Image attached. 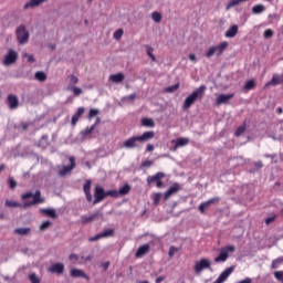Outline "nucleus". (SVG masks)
I'll use <instances>...</instances> for the list:
<instances>
[{
  "instance_id": "obj_50",
  "label": "nucleus",
  "mask_w": 283,
  "mask_h": 283,
  "mask_svg": "<svg viewBox=\"0 0 283 283\" xmlns=\"http://www.w3.org/2000/svg\"><path fill=\"white\" fill-rule=\"evenodd\" d=\"M176 253H178V248L170 247L169 252H168L169 258H174V255H176Z\"/></svg>"
},
{
  "instance_id": "obj_46",
  "label": "nucleus",
  "mask_w": 283,
  "mask_h": 283,
  "mask_svg": "<svg viewBox=\"0 0 283 283\" xmlns=\"http://www.w3.org/2000/svg\"><path fill=\"white\" fill-rule=\"evenodd\" d=\"M101 234H102V238H112V235H114V230L108 229V230L102 232Z\"/></svg>"
},
{
  "instance_id": "obj_18",
  "label": "nucleus",
  "mask_w": 283,
  "mask_h": 283,
  "mask_svg": "<svg viewBox=\"0 0 283 283\" xmlns=\"http://www.w3.org/2000/svg\"><path fill=\"white\" fill-rule=\"evenodd\" d=\"M283 83V73L281 75H273L272 80L265 84V87H269L270 85H282Z\"/></svg>"
},
{
  "instance_id": "obj_19",
  "label": "nucleus",
  "mask_w": 283,
  "mask_h": 283,
  "mask_svg": "<svg viewBox=\"0 0 283 283\" xmlns=\"http://www.w3.org/2000/svg\"><path fill=\"white\" fill-rule=\"evenodd\" d=\"M101 214L98 212H95L91 216H82L81 217V220H82V224H90V222H94V220H98V217Z\"/></svg>"
},
{
  "instance_id": "obj_26",
  "label": "nucleus",
  "mask_w": 283,
  "mask_h": 283,
  "mask_svg": "<svg viewBox=\"0 0 283 283\" xmlns=\"http://www.w3.org/2000/svg\"><path fill=\"white\" fill-rule=\"evenodd\" d=\"M83 114H85V108H77L76 113L72 116V125H76V123H78V119L83 116Z\"/></svg>"
},
{
  "instance_id": "obj_59",
  "label": "nucleus",
  "mask_w": 283,
  "mask_h": 283,
  "mask_svg": "<svg viewBox=\"0 0 283 283\" xmlns=\"http://www.w3.org/2000/svg\"><path fill=\"white\" fill-rule=\"evenodd\" d=\"M151 165H154L153 160H145L142 163V167H151Z\"/></svg>"
},
{
  "instance_id": "obj_60",
  "label": "nucleus",
  "mask_w": 283,
  "mask_h": 283,
  "mask_svg": "<svg viewBox=\"0 0 283 283\" xmlns=\"http://www.w3.org/2000/svg\"><path fill=\"white\" fill-rule=\"evenodd\" d=\"M23 56H25L28 59L29 63H34V61H35L34 55H30L28 53H24Z\"/></svg>"
},
{
  "instance_id": "obj_42",
  "label": "nucleus",
  "mask_w": 283,
  "mask_h": 283,
  "mask_svg": "<svg viewBox=\"0 0 283 283\" xmlns=\"http://www.w3.org/2000/svg\"><path fill=\"white\" fill-rule=\"evenodd\" d=\"M29 280L31 281V283H41V279L36 276V273L30 274Z\"/></svg>"
},
{
  "instance_id": "obj_54",
  "label": "nucleus",
  "mask_w": 283,
  "mask_h": 283,
  "mask_svg": "<svg viewBox=\"0 0 283 283\" xmlns=\"http://www.w3.org/2000/svg\"><path fill=\"white\" fill-rule=\"evenodd\" d=\"M283 259H276L272 262V269H277V264H282Z\"/></svg>"
},
{
  "instance_id": "obj_15",
  "label": "nucleus",
  "mask_w": 283,
  "mask_h": 283,
  "mask_svg": "<svg viewBox=\"0 0 283 283\" xmlns=\"http://www.w3.org/2000/svg\"><path fill=\"white\" fill-rule=\"evenodd\" d=\"M70 166H64L63 169L60 170V176H67L76 167V159L74 157H70Z\"/></svg>"
},
{
  "instance_id": "obj_7",
  "label": "nucleus",
  "mask_w": 283,
  "mask_h": 283,
  "mask_svg": "<svg viewBox=\"0 0 283 283\" xmlns=\"http://www.w3.org/2000/svg\"><path fill=\"white\" fill-rule=\"evenodd\" d=\"M125 149H140V139L138 136H133L123 143Z\"/></svg>"
},
{
  "instance_id": "obj_16",
  "label": "nucleus",
  "mask_w": 283,
  "mask_h": 283,
  "mask_svg": "<svg viewBox=\"0 0 283 283\" xmlns=\"http://www.w3.org/2000/svg\"><path fill=\"white\" fill-rule=\"evenodd\" d=\"M48 0H29L23 9L24 10H33V8H39V6H42V3H46Z\"/></svg>"
},
{
  "instance_id": "obj_51",
  "label": "nucleus",
  "mask_w": 283,
  "mask_h": 283,
  "mask_svg": "<svg viewBox=\"0 0 283 283\" xmlns=\"http://www.w3.org/2000/svg\"><path fill=\"white\" fill-rule=\"evenodd\" d=\"M123 38V29H119V30H117L115 33H114V39H116L117 41L119 40V39H122Z\"/></svg>"
},
{
  "instance_id": "obj_36",
  "label": "nucleus",
  "mask_w": 283,
  "mask_h": 283,
  "mask_svg": "<svg viewBox=\"0 0 283 283\" xmlns=\"http://www.w3.org/2000/svg\"><path fill=\"white\" fill-rule=\"evenodd\" d=\"M14 233L18 235H28V233H30V228H17Z\"/></svg>"
},
{
  "instance_id": "obj_30",
  "label": "nucleus",
  "mask_w": 283,
  "mask_h": 283,
  "mask_svg": "<svg viewBox=\"0 0 283 283\" xmlns=\"http://www.w3.org/2000/svg\"><path fill=\"white\" fill-rule=\"evenodd\" d=\"M4 206L8 207V209H17L18 207H21V203L14 200L7 199Z\"/></svg>"
},
{
  "instance_id": "obj_2",
  "label": "nucleus",
  "mask_w": 283,
  "mask_h": 283,
  "mask_svg": "<svg viewBox=\"0 0 283 283\" xmlns=\"http://www.w3.org/2000/svg\"><path fill=\"white\" fill-rule=\"evenodd\" d=\"M22 200H27L22 206L23 209H28V207H32V205H41V202H43L40 190H36L35 193L27 192L25 195H22Z\"/></svg>"
},
{
  "instance_id": "obj_37",
  "label": "nucleus",
  "mask_w": 283,
  "mask_h": 283,
  "mask_svg": "<svg viewBox=\"0 0 283 283\" xmlns=\"http://www.w3.org/2000/svg\"><path fill=\"white\" fill-rule=\"evenodd\" d=\"M244 2V0H231L227 7L226 10H230L231 8H235V6H240V3Z\"/></svg>"
},
{
  "instance_id": "obj_9",
  "label": "nucleus",
  "mask_w": 283,
  "mask_h": 283,
  "mask_svg": "<svg viewBox=\"0 0 283 283\" xmlns=\"http://www.w3.org/2000/svg\"><path fill=\"white\" fill-rule=\"evenodd\" d=\"M94 201L93 205H98V202H103L105 198H107L106 191L103 189L101 186L95 187V192H94Z\"/></svg>"
},
{
  "instance_id": "obj_17",
  "label": "nucleus",
  "mask_w": 283,
  "mask_h": 283,
  "mask_svg": "<svg viewBox=\"0 0 283 283\" xmlns=\"http://www.w3.org/2000/svg\"><path fill=\"white\" fill-rule=\"evenodd\" d=\"M231 273H233V268H228V269H226V270L219 275V277L216 280L214 283H223V282H227V280L229 279V275H231Z\"/></svg>"
},
{
  "instance_id": "obj_62",
  "label": "nucleus",
  "mask_w": 283,
  "mask_h": 283,
  "mask_svg": "<svg viewBox=\"0 0 283 283\" xmlns=\"http://www.w3.org/2000/svg\"><path fill=\"white\" fill-rule=\"evenodd\" d=\"M101 266L104 271H107L109 269V261L102 263Z\"/></svg>"
},
{
  "instance_id": "obj_61",
  "label": "nucleus",
  "mask_w": 283,
  "mask_h": 283,
  "mask_svg": "<svg viewBox=\"0 0 283 283\" xmlns=\"http://www.w3.org/2000/svg\"><path fill=\"white\" fill-rule=\"evenodd\" d=\"M69 260H71L72 262H76L78 260V254H70Z\"/></svg>"
},
{
  "instance_id": "obj_63",
  "label": "nucleus",
  "mask_w": 283,
  "mask_h": 283,
  "mask_svg": "<svg viewBox=\"0 0 283 283\" xmlns=\"http://www.w3.org/2000/svg\"><path fill=\"white\" fill-rule=\"evenodd\" d=\"M275 221V217H270L265 220V224H271V222Z\"/></svg>"
},
{
  "instance_id": "obj_11",
  "label": "nucleus",
  "mask_w": 283,
  "mask_h": 283,
  "mask_svg": "<svg viewBox=\"0 0 283 283\" xmlns=\"http://www.w3.org/2000/svg\"><path fill=\"white\" fill-rule=\"evenodd\" d=\"M50 273H56V275H61L64 273L65 271V265L61 262L57 263H53L50 268H49Z\"/></svg>"
},
{
  "instance_id": "obj_64",
  "label": "nucleus",
  "mask_w": 283,
  "mask_h": 283,
  "mask_svg": "<svg viewBox=\"0 0 283 283\" xmlns=\"http://www.w3.org/2000/svg\"><path fill=\"white\" fill-rule=\"evenodd\" d=\"M146 151H154V145L148 144L146 147Z\"/></svg>"
},
{
  "instance_id": "obj_4",
  "label": "nucleus",
  "mask_w": 283,
  "mask_h": 283,
  "mask_svg": "<svg viewBox=\"0 0 283 283\" xmlns=\"http://www.w3.org/2000/svg\"><path fill=\"white\" fill-rule=\"evenodd\" d=\"M15 34L17 41L18 43H20V45H25V43H28V41L30 40V32L28 31L24 24L18 27Z\"/></svg>"
},
{
  "instance_id": "obj_10",
  "label": "nucleus",
  "mask_w": 283,
  "mask_h": 283,
  "mask_svg": "<svg viewBox=\"0 0 283 283\" xmlns=\"http://www.w3.org/2000/svg\"><path fill=\"white\" fill-rule=\"evenodd\" d=\"M171 143H175L172 151H177L178 149H180V147H187L190 140L187 137H179L177 139H172Z\"/></svg>"
},
{
  "instance_id": "obj_32",
  "label": "nucleus",
  "mask_w": 283,
  "mask_h": 283,
  "mask_svg": "<svg viewBox=\"0 0 283 283\" xmlns=\"http://www.w3.org/2000/svg\"><path fill=\"white\" fill-rule=\"evenodd\" d=\"M129 191H132V186L126 184L125 186L120 187L117 192L119 196H127V193H129Z\"/></svg>"
},
{
  "instance_id": "obj_34",
  "label": "nucleus",
  "mask_w": 283,
  "mask_h": 283,
  "mask_svg": "<svg viewBox=\"0 0 283 283\" xmlns=\"http://www.w3.org/2000/svg\"><path fill=\"white\" fill-rule=\"evenodd\" d=\"M151 19L155 23H160L163 21V14H160L158 11H155L151 13Z\"/></svg>"
},
{
  "instance_id": "obj_23",
  "label": "nucleus",
  "mask_w": 283,
  "mask_h": 283,
  "mask_svg": "<svg viewBox=\"0 0 283 283\" xmlns=\"http://www.w3.org/2000/svg\"><path fill=\"white\" fill-rule=\"evenodd\" d=\"M156 136V133L154 132H145L143 135L137 136L139 138V143H147L148 140H151Z\"/></svg>"
},
{
  "instance_id": "obj_48",
  "label": "nucleus",
  "mask_w": 283,
  "mask_h": 283,
  "mask_svg": "<svg viewBox=\"0 0 283 283\" xmlns=\"http://www.w3.org/2000/svg\"><path fill=\"white\" fill-rule=\"evenodd\" d=\"M247 129V125H242L240 126L237 130H235V136H242V134H244V130Z\"/></svg>"
},
{
  "instance_id": "obj_5",
  "label": "nucleus",
  "mask_w": 283,
  "mask_h": 283,
  "mask_svg": "<svg viewBox=\"0 0 283 283\" xmlns=\"http://www.w3.org/2000/svg\"><path fill=\"white\" fill-rule=\"evenodd\" d=\"M235 251V245H228L224 248H221L219 250V255L214 258V262H227L229 259V253H233Z\"/></svg>"
},
{
  "instance_id": "obj_21",
  "label": "nucleus",
  "mask_w": 283,
  "mask_h": 283,
  "mask_svg": "<svg viewBox=\"0 0 283 283\" xmlns=\"http://www.w3.org/2000/svg\"><path fill=\"white\" fill-rule=\"evenodd\" d=\"M238 24L230 27L224 33L226 39H233L238 34Z\"/></svg>"
},
{
  "instance_id": "obj_58",
  "label": "nucleus",
  "mask_w": 283,
  "mask_h": 283,
  "mask_svg": "<svg viewBox=\"0 0 283 283\" xmlns=\"http://www.w3.org/2000/svg\"><path fill=\"white\" fill-rule=\"evenodd\" d=\"M160 198H163V195L161 193H156L154 196V202L155 205H158V202H160Z\"/></svg>"
},
{
  "instance_id": "obj_35",
  "label": "nucleus",
  "mask_w": 283,
  "mask_h": 283,
  "mask_svg": "<svg viewBox=\"0 0 283 283\" xmlns=\"http://www.w3.org/2000/svg\"><path fill=\"white\" fill-rule=\"evenodd\" d=\"M265 8L263 4H256L252 8L253 14H262L264 12Z\"/></svg>"
},
{
  "instance_id": "obj_13",
  "label": "nucleus",
  "mask_w": 283,
  "mask_h": 283,
  "mask_svg": "<svg viewBox=\"0 0 283 283\" xmlns=\"http://www.w3.org/2000/svg\"><path fill=\"white\" fill-rule=\"evenodd\" d=\"M233 96H234L233 93H231V94H220L216 98V105H218L220 107V105H224L226 103H229V101H231V98H233Z\"/></svg>"
},
{
  "instance_id": "obj_38",
  "label": "nucleus",
  "mask_w": 283,
  "mask_h": 283,
  "mask_svg": "<svg viewBox=\"0 0 283 283\" xmlns=\"http://www.w3.org/2000/svg\"><path fill=\"white\" fill-rule=\"evenodd\" d=\"M142 124L144 125V127H154L155 125L154 119L151 118H144L142 120Z\"/></svg>"
},
{
  "instance_id": "obj_39",
  "label": "nucleus",
  "mask_w": 283,
  "mask_h": 283,
  "mask_svg": "<svg viewBox=\"0 0 283 283\" xmlns=\"http://www.w3.org/2000/svg\"><path fill=\"white\" fill-rule=\"evenodd\" d=\"M51 226H52V222L46 220L42 222V224L40 226V231H48V229H50Z\"/></svg>"
},
{
  "instance_id": "obj_31",
  "label": "nucleus",
  "mask_w": 283,
  "mask_h": 283,
  "mask_svg": "<svg viewBox=\"0 0 283 283\" xmlns=\"http://www.w3.org/2000/svg\"><path fill=\"white\" fill-rule=\"evenodd\" d=\"M34 76L36 81H40V83H44V81H48V75L43 71H38Z\"/></svg>"
},
{
  "instance_id": "obj_22",
  "label": "nucleus",
  "mask_w": 283,
  "mask_h": 283,
  "mask_svg": "<svg viewBox=\"0 0 283 283\" xmlns=\"http://www.w3.org/2000/svg\"><path fill=\"white\" fill-rule=\"evenodd\" d=\"M70 273L71 277H84V280H90V276L81 269H72Z\"/></svg>"
},
{
  "instance_id": "obj_20",
  "label": "nucleus",
  "mask_w": 283,
  "mask_h": 283,
  "mask_svg": "<svg viewBox=\"0 0 283 283\" xmlns=\"http://www.w3.org/2000/svg\"><path fill=\"white\" fill-rule=\"evenodd\" d=\"M179 190H180V185L175 184L174 186H171L165 193V200H169V198H171L174 193H178Z\"/></svg>"
},
{
  "instance_id": "obj_44",
  "label": "nucleus",
  "mask_w": 283,
  "mask_h": 283,
  "mask_svg": "<svg viewBox=\"0 0 283 283\" xmlns=\"http://www.w3.org/2000/svg\"><path fill=\"white\" fill-rule=\"evenodd\" d=\"M76 83H78V77H76V75H71L69 87H74V85H76Z\"/></svg>"
},
{
  "instance_id": "obj_25",
  "label": "nucleus",
  "mask_w": 283,
  "mask_h": 283,
  "mask_svg": "<svg viewBox=\"0 0 283 283\" xmlns=\"http://www.w3.org/2000/svg\"><path fill=\"white\" fill-rule=\"evenodd\" d=\"M41 213H44V216H48V218L56 219L59 218V214H56V210L54 208H44L40 210Z\"/></svg>"
},
{
  "instance_id": "obj_41",
  "label": "nucleus",
  "mask_w": 283,
  "mask_h": 283,
  "mask_svg": "<svg viewBox=\"0 0 283 283\" xmlns=\"http://www.w3.org/2000/svg\"><path fill=\"white\" fill-rule=\"evenodd\" d=\"M253 87H255V81L253 80L248 81L244 85V90H248V91L253 90Z\"/></svg>"
},
{
  "instance_id": "obj_27",
  "label": "nucleus",
  "mask_w": 283,
  "mask_h": 283,
  "mask_svg": "<svg viewBox=\"0 0 283 283\" xmlns=\"http://www.w3.org/2000/svg\"><path fill=\"white\" fill-rule=\"evenodd\" d=\"M163 178H165V175L163 172H157L154 176H149L147 178V182H148V185H151V182H158V181L163 180Z\"/></svg>"
},
{
  "instance_id": "obj_8",
  "label": "nucleus",
  "mask_w": 283,
  "mask_h": 283,
  "mask_svg": "<svg viewBox=\"0 0 283 283\" xmlns=\"http://www.w3.org/2000/svg\"><path fill=\"white\" fill-rule=\"evenodd\" d=\"M205 269L211 270V261L209 259H201L195 263V273L200 274Z\"/></svg>"
},
{
  "instance_id": "obj_28",
  "label": "nucleus",
  "mask_w": 283,
  "mask_h": 283,
  "mask_svg": "<svg viewBox=\"0 0 283 283\" xmlns=\"http://www.w3.org/2000/svg\"><path fill=\"white\" fill-rule=\"evenodd\" d=\"M109 81H112L113 83H123V81H125V74L117 73L109 75Z\"/></svg>"
},
{
  "instance_id": "obj_3",
  "label": "nucleus",
  "mask_w": 283,
  "mask_h": 283,
  "mask_svg": "<svg viewBox=\"0 0 283 283\" xmlns=\"http://www.w3.org/2000/svg\"><path fill=\"white\" fill-rule=\"evenodd\" d=\"M227 48H229V42L227 41H223L218 45H212L207 50L206 56L207 59H211L212 56H222Z\"/></svg>"
},
{
  "instance_id": "obj_56",
  "label": "nucleus",
  "mask_w": 283,
  "mask_h": 283,
  "mask_svg": "<svg viewBox=\"0 0 283 283\" xmlns=\"http://www.w3.org/2000/svg\"><path fill=\"white\" fill-rule=\"evenodd\" d=\"M179 85L175 84L174 86H169L166 88V92H168L169 94H171V92H176V90H178Z\"/></svg>"
},
{
  "instance_id": "obj_55",
  "label": "nucleus",
  "mask_w": 283,
  "mask_h": 283,
  "mask_svg": "<svg viewBox=\"0 0 283 283\" xmlns=\"http://www.w3.org/2000/svg\"><path fill=\"white\" fill-rule=\"evenodd\" d=\"M147 54L151 59V61H156V55H154V49L148 48Z\"/></svg>"
},
{
  "instance_id": "obj_47",
  "label": "nucleus",
  "mask_w": 283,
  "mask_h": 283,
  "mask_svg": "<svg viewBox=\"0 0 283 283\" xmlns=\"http://www.w3.org/2000/svg\"><path fill=\"white\" fill-rule=\"evenodd\" d=\"M107 196H111V198H118V190H107L106 191V198Z\"/></svg>"
},
{
  "instance_id": "obj_53",
  "label": "nucleus",
  "mask_w": 283,
  "mask_h": 283,
  "mask_svg": "<svg viewBox=\"0 0 283 283\" xmlns=\"http://www.w3.org/2000/svg\"><path fill=\"white\" fill-rule=\"evenodd\" d=\"M101 238H103V235L101 233L95 234L94 237H91L88 239V242H96L97 240H101Z\"/></svg>"
},
{
  "instance_id": "obj_52",
  "label": "nucleus",
  "mask_w": 283,
  "mask_h": 283,
  "mask_svg": "<svg viewBox=\"0 0 283 283\" xmlns=\"http://www.w3.org/2000/svg\"><path fill=\"white\" fill-rule=\"evenodd\" d=\"M263 36L264 39H271V36H273V30L271 29L265 30Z\"/></svg>"
},
{
  "instance_id": "obj_29",
  "label": "nucleus",
  "mask_w": 283,
  "mask_h": 283,
  "mask_svg": "<svg viewBox=\"0 0 283 283\" xmlns=\"http://www.w3.org/2000/svg\"><path fill=\"white\" fill-rule=\"evenodd\" d=\"M149 252V244H144L138 248L136 252V258H143V255H146V253Z\"/></svg>"
},
{
  "instance_id": "obj_33",
  "label": "nucleus",
  "mask_w": 283,
  "mask_h": 283,
  "mask_svg": "<svg viewBox=\"0 0 283 283\" xmlns=\"http://www.w3.org/2000/svg\"><path fill=\"white\" fill-rule=\"evenodd\" d=\"M66 90L67 92H73L74 96H81V94H83V90H81V87L67 86Z\"/></svg>"
},
{
  "instance_id": "obj_1",
  "label": "nucleus",
  "mask_w": 283,
  "mask_h": 283,
  "mask_svg": "<svg viewBox=\"0 0 283 283\" xmlns=\"http://www.w3.org/2000/svg\"><path fill=\"white\" fill-rule=\"evenodd\" d=\"M207 86L201 85L200 87L195 90L190 95H188L182 104L184 109H189L191 105H193V103L198 101V98H202V96H205Z\"/></svg>"
},
{
  "instance_id": "obj_24",
  "label": "nucleus",
  "mask_w": 283,
  "mask_h": 283,
  "mask_svg": "<svg viewBox=\"0 0 283 283\" xmlns=\"http://www.w3.org/2000/svg\"><path fill=\"white\" fill-rule=\"evenodd\" d=\"M8 104L10 109H17V107H19V97H17L15 95H9Z\"/></svg>"
},
{
  "instance_id": "obj_6",
  "label": "nucleus",
  "mask_w": 283,
  "mask_h": 283,
  "mask_svg": "<svg viewBox=\"0 0 283 283\" xmlns=\"http://www.w3.org/2000/svg\"><path fill=\"white\" fill-rule=\"evenodd\" d=\"M17 59H19V53L12 49H9L8 53L2 60V65H4V67H10V65H14L17 63Z\"/></svg>"
},
{
  "instance_id": "obj_40",
  "label": "nucleus",
  "mask_w": 283,
  "mask_h": 283,
  "mask_svg": "<svg viewBox=\"0 0 283 283\" xmlns=\"http://www.w3.org/2000/svg\"><path fill=\"white\" fill-rule=\"evenodd\" d=\"M134 98H136V94L135 93L122 97V103H127V102L129 103V102L134 101Z\"/></svg>"
},
{
  "instance_id": "obj_12",
  "label": "nucleus",
  "mask_w": 283,
  "mask_h": 283,
  "mask_svg": "<svg viewBox=\"0 0 283 283\" xmlns=\"http://www.w3.org/2000/svg\"><path fill=\"white\" fill-rule=\"evenodd\" d=\"M219 201H220V198L213 197L212 199L200 203V206H199L200 213H205V211H207V209H209V207H211V205H216V202H219Z\"/></svg>"
},
{
  "instance_id": "obj_49",
  "label": "nucleus",
  "mask_w": 283,
  "mask_h": 283,
  "mask_svg": "<svg viewBox=\"0 0 283 283\" xmlns=\"http://www.w3.org/2000/svg\"><path fill=\"white\" fill-rule=\"evenodd\" d=\"M274 277H275L279 282H283V271H276V272H274Z\"/></svg>"
},
{
  "instance_id": "obj_45",
  "label": "nucleus",
  "mask_w": 283,
  "mask_h": 283,
  "mask_svg": "<svg viewBox=\"0 0 283 283\" xmlns=\"http://www.w3.org/2000/svg\"><path fill=\"white\" fill-rule=\"evenodd\" d=\"M93 129H96V125H92L91 127H87L85 130H83L82 136H90Z\"/></svg>"
},
{
  "instance_id": "obj_14",
  "label": "nucleus",
  "mask_w": 283,
  "mask_h": 283,
  "mask_svg": "<svg viewBox=\"0 0 283 283\" xmlns=\"http://www.w3.org/2000/svg\"><path fill=\"white\" fill-rule=\"evenodd\" d=\"M83 191L85 193L87 202H92V180H86L84 186H83Z\"/></svg>"
},
{
  "instance_id": "obj_43",
  "label": "nucleus",
  "mask_w": 283,
  "mask_h": 283,
  "mask_svg": "<svg viewBox=\"0 0 283 283\" xmlns=\"http://www.w3.org/2000/svg\"><path fill=\"white\" fill-rule=\"evenodd\" d=\"M98 114H101V111H98L97 108H91L88 113V118H94V116H98Z\"/></svg>"
},
{
  "instance_id": "obj_57",
  "label": "nucleus",
  "mask_w": 283,
  "mask_h": 283,
  "mask_svg": "<svg viewBox=\"0 0 283 283\" xmlns=\"http://www.w3.org/2000/svg\"><path fill=\"white\" fill-rule=\"evenodd\" d=\"M9 187L10 189H14L17 187V181L14 180V178L9 179Z\"/></svg>"
}]
</instances>
